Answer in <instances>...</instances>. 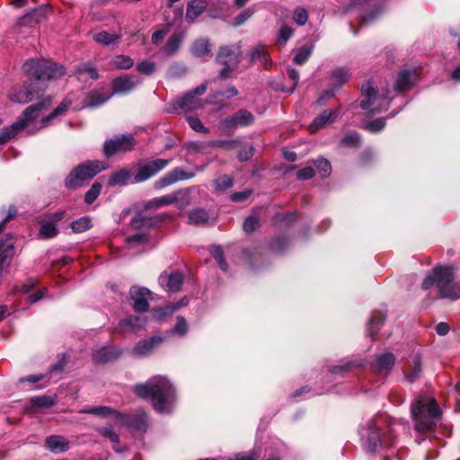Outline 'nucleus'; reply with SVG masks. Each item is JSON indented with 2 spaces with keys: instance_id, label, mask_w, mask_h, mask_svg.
Returning <instances> with one entry per match:
<instances>
[{
  "instance_id": "c9c22d12",
  "label": "nucleus",
  "mask_w": 460,
  "mask_h": 460,
  "mask_svg": "<svg viewBox=\"0 0 460 460\" xmlns=\"http://www.w3.org/2000/svg\"><path fill=\"white\" fill-rule=\"evenodd\" d=\"M81 412L97 415V416H101L102 418H107L109 416H114L116 420H117V413H118L113 408L109 407V406L92 407L89 409L82 410Z\"/></svg>"
},
{
  "instance_id": "a211bd4d",
  "label": "nucleus",
  "mask_w": 460,
  "mask_h": 460,
  "mask_svg": "<svg viewBox=\"0 0 460 460\" xmlns=\"http://www.w3.org/2000/svg\"><path fill=\"white\" fill-rule=\"evenodd\" d=\"M160 285L167 291L177 292L183 283V275L179 271H172L170 274L163 273L159 279Z\"/></svg>"
},
{
  "instance_id": "49530a36",
  "label": "nucleus",
  "mask_w": 460,
  "mask_h": 460,
  "mask_svg": "<svg viewBox=\"0 0 460 460\" xmlns=\"http://www.w3.org/2000/svg\"><path fill=\"white\" fill-rule=\"evenodd\" d=\"M102 188L101 183L94 182L84 195L85 203L92 204L100 195Z\"/></svg>"
},
{
  "instance_id": "393cba45",
  "label": "nucleus",
  "mask_w": 460,
  "mask_h": 460,
  "mask_svg": "<svg viewBox=\"0 0 460 460\" xmlns=\"http://www.w3.org/2000/svg\"><path fill=\"white\" fill-rule=\"evenodd\" d=\"M45 446L50 452L60 454L69 449V441L63 436L52 435L46 438Z\"/></svg>"
},
{
  "instance_id": "ea45409f",
  "label": "nucleus",
  "mask_w": 460,
  "mask_h": 460,
  "mask_svg": "<svg viewBox=\"0 0 460 460\" xmlns=\"http://www.w3.org/2000/svg\"><path fill=\"white\" fill-rule=\"evenodd\" d=\"M171 204H172V196H171V194H169V195H164V196L158 197V198L149 200L145 205V208L146 209H153V208L157 209L161 207L168 206Z\"/></svg>"
},
{
  "instance_id": "aec40b11",
  "label": "nucleus",
  "mask_w": 460,
  "mask_h": 460,
  "mask_svg": "<svg viewBox=\"0 0 460 460\" xmlns=\"http://www.w3.org/2000/svg\"><path fill=\"white\" fill-rule=\"evenodd\" d=\"M208 0H190L187 3L185 20L188 23H193L207 10Z\"/></svg>"
},
{
  "instance_id": "f704fd0d",
  "label": "nucleus",
  "mask_w": 460,
  "mask_h": 460,
  "mask_svg": "<svg viewBox=\"0 0 460 460\" xmlns=\"http://www.w3.org/2000/svg\"><path fill=\"white\" fill-rule=\"evenodd\" d=\"M118 357L119 353H117L116 351L110 349L102 348L93 354V360L96 363L102 364L109 361H112Z\"/></svg>"
},
{
  "instance_id": "f03ea898",
  "label": "nucleus",
  "mask_w": 460,
  "mask_h": 460,
  "mask_svg": "<svg viewBox=\"0 0 460 460\" xmlns=\"http://www.w3.org/2000/svg\"><path fill=\"white\" fill-rule=\"evenodd\" d=\"M133 392L142 399H148L154 410L159 413H169L173 409L175 389L164 376H155L145 383L136 385Z\"/></svg>"
},
{
  "instance_id": "2eb2a0df",
  "label": "nucleus",
  "mask_w": 460,
  "mask_h": 460,
  "mask_svg": "<svg viewBox=\"0 0 460 460\" xmlns=\"http://www.w3.org/2000/svg\"><path fill=\"white\" fill-rule=\"evenodd\" d=\"M117 420L140 432H146L148 428L147 414L143 411H137L135 415L117 413Z\"/></svg>"
},
{
  "instance_id": "7c9ffc66",
  "label": "nucleus",
  "mask_w": 460,
  "mask_h": 460,
  "mask_svg": "<svg viewBox=\"0 0 460 460\" xmlns=\"http://www.w3.org/2000/svg\"><path fill=\"white\" fill-rule=\"evenodd\" d=\"M131 173L127 169H120L110 175L108 184L110 186H124L128 183Z\"/></svg>"
},
{
  "instance_id": "37998d69",
  "label": "nucleus",
  "mask_w": 460,
  "mask_h": 460,
  "mask_svg": "<svg viewBox=\"0 0 460 460\" xmlns=\"http://www.w3.org/2000/svg\"><path fill=\"white\" fill-rule=\"evenodd\" d=\"M411 364H412L411 365V367H412L411 371L410 373L406 374V378L411 383H412L416 379H418L420 377V373H421L420 358L419 356H415L412 358V363Z\"/></svg>"
},
{
  "instance_id": "c85d7f7f",
  "label": "nucleus",
  "mask_w": 460,
  "mask_h": 460,
  "mask_svg": "<svg viewBox=\"0 0 460 460\" xmlns=\"http://www.w3.org/2000/svg\"><path fill=\"white\" fill-rule=\"evenodd\" d=\"M73 101L69 97L65 98L49 116L41 119V128L45 127L47 123L54 118L64 115L68 111Z\"/></svg>"
},
{
  "instance_id": "603ef678",
  "label": "nucleus",
  "mask_w": 460,
  "mask_h": 460,
  "mask_svg": "<svg viewBox=\"0 0 460 460\" xmlns=\"http://www.w3.org/2000/svg\"><path fill=\"white\" fill-rule=\"evenodd\" d=\"M188 122L190 127L197 132H201L204 134H208L209 132L208 128L204 127L200 119L196 116L189 117Z\"/></svg>"
},
{
  "instance_id": "4be33fe9",
  "label": "nucleus",
  "mask_w": 460,
  "mask_h": 460,
  "mask_svg": "<svg viewBox=\"0 0 460 460\" xmlns=\"http://www.w3.org/2000/svg\"><path fill=\"white\" fill-rule=\"evenodd\" d=\"M64 217V213H55L52 214L49 220L47 221H40V234L44 238H51L57 235L58 234V228H57V223Z\"/></svg>"
},
{
  "instance_id": "b1692460",
  "label": "nucleus",
  "mask_w": 460,
  "mask_h": 460,
  "mask_svg": "<svg viewBox=\"0 0 460 460\" xmlns=\"http://www.w3.org/2000/svg\"><path fill=\"white\" fill-rule=\"evenodd\" d=\"M340 115L339 111H323L314 121L309 125L310 133H314L318 129L325 127L327 124L333 122Z\"/></svg>"
},
{
  "instance_id": "864d4df0",
  "label": "nucleus",
  "mask_w": 460,
  "mask_h": 460,
  "mask_svg": "<svg viewBox=\"0 0 460 460\" xmlns=\"http://www.w3.org/2000/svg\"><path fill=\"white\" fill-rule=\"evenodd\" d=\"M98 433L109 438L114 444L119 443L118 434L110 427H102L97 429Z\"/></svg>"
},
{
  "instance_id": "9b49d317",
  "label": "nucleus",
  "mask_w": 460,
  "mask_h": 460,
  "mask_svg": "<svg viewBox=\"0 0 460 460\" xmlns=\"http://www.w3.org/2000/svg\"><path fill=\"white\" fill-rule=\"evenodd\" d=\"M207 90V84H202L194 90L190 91L174 103L176 111H192L202 106V102L199 96L202 95Z\"/></svg>"
},
{
  "instance_id": "7ed1b4c3",
  "label": "nucleus",
  "mask_w": 460,
  "mask_h": 460,
  "mask_svg": "<svg viewBox=\"0 0 460 460\" xmlns=\"http://www.w3.org/2000/svg\"><path fill=\"white\" fill-rule=\"evenodd\" d=\"M360 436L364 447L370 452H376L382 447H392L394 438L390 420L385 415H376L369 420Z\"/></svg>"
},
{
  "instance_id": "13d9d810",
  "label": "nucleus",
  "mask_w": 460,
  "mask_h": 460,
  "mask_svg": "<svg viewBox=\"0 0 460 460\" xmlns=\"http://www.w3.org/2000/svg\"><path fill=\"white\" fill-rule=\"evenodd\" d=\"M385 126V119L383 118H379L376 119H374L367 124L366 128L369 130L370 132H378L382 130Z\"/></svg>"
},
{
  "instance_id": "cd10ccee",
  "label": "nucleus",
  "mask_w": 460,
  "mask_h": 460,
  "mask_svg": "<svg viewBox=\"0 0 460 460\" xmlns=\"http://www.w3.org/2000/svg\"><path fill=\"white\" fill-rule=\"evenodd\" d=\"M145 326V320L139 316H128L119 322L118 329L122 332H137Z\"/></svg>"
},
{
  "instance_id": "e2e57ef3",
  "label": "nucleus",
  "mask_w": 460,
  "mask_h": 460,
  "mask_svg": "<svg viewBox=\"0 0 460 460\" xmlns=\"http://www.w3.org/2000/svg\"><path fill=\"white\" fill-rule=\"evenodd\" d=\"M259 455L254 452H242L235 454L233 457L229 458V460H257Z\"/></svg>"
},
{
  "instance_id": "a19ab883",
  "label": "nucleus",
  "mask_w": 460,
  "mask_h": 460,
  "mask_svg": "<svg viewBox=\"0 0 460 460\" xmlns=\"http://www.w3.org/2000/svg\"><path fill=\"white\" fill-rule=\"evenodd\" d=\"M385 320V316L382 313H374L368 323L369 335L373 336L376 332L377 329L383 324Z\"/></svg>"
},
{
  "instance_id": "e433bc0d",
  "label": "nucleus",
  "mask_w": 460,
  "mask_h": 460,
  "mask_svg": "<svg viewBox=\"0 0 460 460\" xmlns=\"http://www.w3.org/2000/svg\"><path fill=\"white\" fill-rule=\"evenodd\" d=\"M111 65L117 69H129L134 65V61L128 56L117 55L111 59Z\"/></svg>"
},
{
  "instance_id": "58836bf2",
  "label": "nucleus",
  "mask_w": 460,
  "mask_h": 460,
  "mask_svg": "<svg viewBox=\"0 0 460 460\" xmlns=\"http://www.w3.org/2000/svg\"><path fill=\"white\" fill-rule=\"evenodd\" d=\"M314 45L312 44H305L302 46L296 55L295 56L293 61L296 64L302 65L304 64L311 56L313 52Z\"/></svg>"
},
{
  "instance_id": "6ab92c4d",
  "label": "nucleus",
  "mask_w": 460,
  "mask_h": 460,
  "mask_svg": "<svg viewBox=\"0 0 460 460\" xmlns=\"http://www.w3.org/2000/svg\"><path fill=\"white\" fill-rule=\"evenodd\" d=\"M248 58L251 63L259 62L260 65L265 69L270 68L272 65V60L267 47L262 44H259L252 48L248 52Z\"/></svg>"
},
{
  "instance_id": "c756f323",
  "label": "nucleus",
  "mask_w": 460,
  "mask_h": 460,
  "mask_svg": "<svg viewBox=\"0 0 460 460\" xmlns=\"http://www.w3.org/2000/svg\"><path fill=\"white\" fill-rule=\"evenodd\" d=\"M184 39V33L183 32H175L173 33L169 40H167L165 46H164V52L168 56H172L174 53H176Z\"/></svg>"
},
{
  "instance_id": "c03bdc74",
  "label": "nucleus",
  "mask_w": 460,
  "mask_h": 460,
  "mask_svg": "<svg viewBox=\"0 0 460 460\" xmlns=\"http://www.w3.org/2000/svg\"><path fill=\"white\" fill-rule=\"evenodd\" d=\"M91 219L84 217L77 220H75L71 224V228L75 233H82L91 228Z\"/></svg>"
},
{
  "instance_id": "a878e982",
  "label": "nucleus",
  "mask_w": 460,
  "mask_h": 460,
  "mask_svg": "<svg viewBox=\"0 0 460 460\" xmlns=\"http://www.w3.org/2000/svg\"><path fill=\"white\" fill-rule=\"evenodd\" d=\"M416 74L409 70H402L398 73L394 84V90L396 92H403L410 89L415 83Z\"/></svg>"
},
{
  "instance_id": "69168bd1",
  "label": "nucleus",
  "mask_w": 460,
  "mask_h": 460,
  "mask_svg": "<svg viewBox=\"0 0 460 460\" xmlns=\"http://www.w3.org/2000/svg\"><path fill=\"white\" fill-rule=\"evenodd\" d=\"M288 75L289 79L292 81V85L290 89L288 91V93H292L296 87L299 81V72L295 68L288 69Z\"/></svg>"
},
{
  "instance_id": "423d86ee",
  "label": "nucleus",
  "mask_w": 460,
  "mask_h": 460,
  "mask_svg": "<svg viewBox=\"0 0 460 460\" xmlns=\"http://www.w3.org/2000/svg\"><path fill=\"white\" fill-rule=\"evenodd\" d=\"M453 271L449 267H436L432 273L426 276L422 288L429 289L434 284L439 289L441 296L451 299L460 297V287L454 283Z\"/></svg>"
},
{
  "instance_id": "de8ad7c7",
  "label": "nucleus",
  "mask_w": 460,
  "mask_h": 460,
  "mask_svg": "<svg viewBox=\"0 0 460 460\" xmlns=\"http://www.w3.org/2000/svg\"><path fill=\"white\" fill-rule=\"evenodd\" d=\"M211 254L215 258L218 266L223 270H226L228 269V265L226 261L224 258V252L220 246H213L211 248Z\"/></svg>"
},
{
  "instance_id": "774afa93",
  "label": "nucleus",
  "mask_w": 460,
  "mask_h": 460,
  "mask_svg": "<svg viewBox=\"0 0 460 460\" xmlns=\"http://www.w3.org/2000/svg\"><path fill=\"white\" fill-rule=\"evenodd\" d=\"M253 148L251 146H243L238 154V159L240 161H247L252 156Z\"/></svg>"
},
{
  "instance_id": "1a4fd4ad",
  "label": "nucleus",
  "mask_w": 460,
  "mask_h": 460,
  "mask_svg": "<svg viewBox=\"0 0 460 460\" xmlns=\"http://www.w3.org/2000/svg\"><path fill=\"white\" fill-rule=\"evenodd\" d=\"M137 145L136 138L131 134H119L104 141L102 154L110 158L120 153L131 152Z\"/></svg>"
},
{
  "instance_id": "9d476101",
  "label": "nucleus",
  "mask_w": 460,
  "mask_h": 460,
  "mask_svg": "<svg viewBox=\"0 0 460 460\" xmlns=\"http://www.w3.org/2000/svg\"><path fill=\"white\" fill-rule=\"evenodd\" d=\"M362 96L364 100L360 102V107L369 111L371 113H378L388 107L386 96L381 97L374 89L371 82H367L361 86Z\"/></svg>"
},
{
  "instance_id": "6e6552de",
  "label": "nucleus",
  "mask_w": 460,
  "mask_h": 460,
  "mask_svg": "<svg viewBox=\"0 0 460 460\" xmlns=\"http://www.w3.org/2000/svg\"><path fill=\"white\" fill-rule=\"evenodd\" d=\"M107 169V164L99 160H88L75 167L65 181L66 187L75 189L84 181L93 179Z\"/></svg>"
},
{
  "instance_id": "ddd939ff",
  "label": "nucleus",
  "mask_w": 460,
  "mask_h": 460,
  "mask_svg": "<svg viewBox=\"0 0 460 460\" xmlns=\"http://www.w3.org/2000/svg\"><path fill=\"white\" fill-rule=\"evenodd\" d=\"M254 122V116L247 110L241 109L232 116L220 121V128L225 132H232L238 127H247Z\"/></svg>"
},
{
  "instance_id": "dca6fc26",
  "label": "nucleus",
  "mask_w": 460,
  "mask_h": 460,
  "mask_svg": "<svg viewBox=\"0 0 460 460\" xmlns=\"http://www.w3.org/2000/svg\"><path fill=\"white\" fill-rule=\"evenodd\" d=\"M195 176L194 172H187L180 167H176L172 171L168 172L165 175L160 178L155 182V188L156 190L164 189L170 186L179 181L191 179Z\"/></svg>"
},
{
  "instance_id": "2f4dec72",
  "label": "nucleus",
  "mask_w": 460,
  "mask_h": 460,
  "mask_svg": "<svg viewBox=\"0 0 460 460\" xmlns=\"http://www.w3.org/2000/svg\"><path fill=\"white\" fill-rule=\"evenodd\" d=\"M211 45L208 40L199 39L197 40L191 46V52L197 58H205L209 55L211 51Z\"/></svg>"
},
{
  "instance_id": "0e129e2a",
  "label": "nucleus",
  "mask_w": 460,
  "mask_h": 460,
  "mask_svg": "<svg viewBox=\"0 0 460 460\" xmlns=\"http://www.w3.org/2000/svg\"><path fill=\"white\" fill-rule=\"evenodd\" d=\"M315 175L314 169L311 166L299 170L296 173L297 179L305 181L310 180Z\"/></svg>"
},
{
  "instance_id": "3c124183",
  "label": "nucleus",
  "mask_w": 460,
  "mask_h": 460,
  "mask_svg": "<svg viewBox=\"0 0 460 460\" xmlns=\"http://www.w3.org/2000/svg\"><path fill=\"white\" fill-rule=\"evenodd\" d=\"M155 63L152 61L143 60L137 65L139 73L150 75L155 71Z\"/></svg>"
},
{
  "instance_id": "4468645a",
  "label": "nucleus",
  "mask_w": 460,
  "mask_h": 460,
  "mask_svg": "<svg viewBox=\"0 0 460 460\" xmlns=\"http://www.w3.org/2000/svg\"><path fill=\"white\" fill-rule=\"evenodd\" d=\"M129 294L133 301V308L136 312L145 313L148 311V301L152 299V293L149 289L140 287H132Z\"/></svg>"
},
{
  "instance_id": "0eeeda50",
  "label": "nucleus",
  "mask_w": 460,
  "mask_h": 460,
  "mask_svg": "<svg viewBox=\"0 0 460 460\" xmlns=\"http://www.w3.org/2000/svg\"><path fill=\"white\" fill-rule=\"evenodd\" d=\"M242 55L243 51L240 42L219 47L216 60L219 65L223 66L219 72L220 79L226 80L232 77L233 73L239 66Z\"/></svg>"
},
{
  "instance_id": "f257e3e1",
  "label": "nucleus",
  "mask_w": 460,
  "mask_h": 460,
  "mask_svg": "<svg viewBox=\"0 0 460 460\" xmlns=\"http://www.w3.org/2000/svg\"><path fill=\"white\" fill-rule=\"evenodd\" d=\"M23 69L31 82L10 92L9 98L13 102L27 103L40 99L46 89L44 82L57 80L66 74L63 66L46 59H30Z\"/></svg>"
},
{
  "instance_id": "09e8293b",
  "label": "nucleus",
  "mask_w": 460,
  "mask_h": 460,
  "mask_svg": "<svg viewBox=\"0 0 460 460\" xmlns=\"http://www.w3.org/2000/svg\"><path fill=\"white\" fill-rule=\"evenodd\" d=\"M76 72L78 75L87 74L89 77L93 80H96L99 78V74L95 67H93L91 64H83L76 67Z\"/></svg>"
},
{
  "instance_id": "412c9836",
  "label": "nucleus",
  "mask_w": 460,
  "mask_h": 460,
  "mask_svg": "<svg viewBox=\"0 0 460 460\" xmlns=\"http://www.w3.org/2000/svg\"><path fill=\"white\" fill-rule=\"evenodd\" d=\"M394 356L392 353H385L376 358L371 364V369L379 376H386L394 365Z\"/></svg>"
},
{
  "instance_id": "72a5a7b5",
  "label": "nucleus",
  "mask_w": 460,
  "mask_h": 460,
  "mask_svg": "<svg viewBox=\"0 0 460 460\" xmlns=\"http://www.w3.org/2000/svg\"><path fill=\"white\" fill-rule=\"evenodd\" d=\"M172 204H176L180 209L185 208L190 204V197L189 190H179L171 194Z\"/></svg>"
},
{
  "instance_id": "473e14b6",
  "label": "nucleus",
  "mask_w": 460,
  "mask_h": 460,
  "mask_svg": "<svg viewBox=\"0 0 460 460\" xmlns=\"http://www.w3.org/2000/svg\"><path fill=\"white\" fill-rule=\"evenodd\" d=\"M189 223L192 225H205L208 222V212L200 208L191 209L188 214Z\"/></svg>"
},
{
  "instance_id": "338daca9",
  "label": "nucleus",
  "mask_w": 460,
  "mask_h": 460,
  "mask_svg": "<svg viewBox=\"0 0 460 460\" xmlns=\"http://www.w3.org/2000/svg\"><path fill=\"white\" fill-rule=\"evenodd\" d=\"M37 279H29L19 288V291L22 294H28L37 286Z\"/></svg>"
},
{
  "instance_id": "4d7b16f0",
  "label": "nucleus",
  "mask_w": 460,
  "mask_h": 460,
  "mask_svg": "<svg viewBox=\"0 0 460 460\" xmlns=\"http://www.w3.org/2000/svg\"><path fill=\"white\" fill-rule=\"evenodd\" d=\"M308 19L307 11L303 7L296 8L294 12V20L298 25H304Z\"/></svg>"
},
{
  "instance_id": "052dcab7",
  "label": "nucleus",
  "mask_w": 460,
  "mask_h": 460,
  "mask_svg": "<svg viewBox=\"0 0 460 460\" xmlns=\"http://www.w3.org/2000/svg\"><path fill=\"white\" fill-rule=\"evenodd\" d=\"M259 225V219L255 217H248L243 222V230L246 233H252Z\"/></svg>"
},
{
  "instance_id": "bb28decb",
  "label": "nucleus",
  "mask_w": 460,
  "mask_h": 460,
  "mask_svg": "<svg viewBox=\"0 0 460 460\" xmlns=\"http://www.w3.org/2000/svg\"><path fill=\"white\" fill-rule=\"evenodd\" d=\"M164 339L159 336H155L147 340L140 341L136 344L133 351L136 355L145 356L149 354L155 348L163 342Z\"/></svg>"
},
{
  "instance_id": "680f3d73",
  "label": "nucleus",
  "mask_w": 460,
  "mask_h": 460,
  "mask_svg": "<svg viewBox=\"0 0 460 460\" xmlns=\"http://www.w3.org/2000/svg\"><path fill=\"white\" fill-rule=\"evenodd\" d=\"M167 33H168L167 26L163 29L154 31V33L152 34V38H151L152 43L155 45H159L164 40V39Z\"/></svg>"
},
{
  "instance_id": "f8f14e48",
  "label": "nucleus",
  "mask_w": 460,
  "mask_h": 460,
  "mask_svg": "<svg viewBox=\"0 0 460 460\" xmlns=\"http://www.w3.org/2000/svg\"><path fill=\"white\" fill-rule=\"evenodd\" d=\"M169 164V160L154 159L138 164L137 173L134 176L135 182H143L155 176Z\"/></svg>"
},
{
  "instance_id": "4c0bfd02",
  "label": "nucleus",
  "mask_w": 460,
  "mask_h": 460,
  "mask_svg": "<svg viewBox=\"0 0 460 460\" xmlns=\"http://www.w3.org/2000/svg\"><path fill=\"white\" fill-rule=\"evenodd\" d=\"M213 185L217 191H225L234 185V179L226 174L219 175L214 180Z\"/></svg>"
},
{
  "instance_id": "f3484780",
  "label": "nucleus",
  "mask_w": 460,
  "mask_h": 460,
  "mask_svg": "<svg viewBox=\"0 0 460 460\" xmlns=\"http://www.w3.org/2000/svg\"><path fill=\"white\" fill-rule=\"evenodd\" d=\"M140 83V80L137 75H123L115 78L112 83V94L113 93H119L124 94L131 90H133L138 84Z\"/></svg>"
},
{
  "instance_id": "79ce46f5",
  "label": "nucleus",
  "mask_w": 460,
  "mask_h": 460,
  "mask_svg": "<svg viewBox=\"0 0 460 460\" xmlns=\"http://www.w3.org/2000/svg\"><path fill=\"white\" fill-rule=\"evenodd\" d=\"M119 39V35L115 33H109L107 31H101L93 36V40L102 45H110Z\"/></svg>"
},
{
  "instance_id": "5fc2aeb1",
  "label": "nucleus",
  "mask_w": 460,
  "mask_h": 460,
  "mask_svg": "<svg viewBox=\"0 0 460 460\" xmlns=\"http://www.w3.org/2000/svg\"><path fill=\"white\" fill-rule=\"evenodd\" d=\"M314 164L323 177H326L331 173L332 167L328 160L320 158L314 162Z\"/></svg>"
},
{
  "instance_id": "5701e85b",
  "label": "nucleus",
  "mask_w": 460,
  "mask_h": 460,
  "mask_svg": "<svg viewBox=\"0 0 460 460\" xmlns=\"http://www.w3.org/2000/svg\"><path fill=\"white\" fill-rule=\"evenodd\" d=\"M111 95L112 93L105 88L91 91L84 99V105L89 108L100 106L107 102Z\"/></svg>"
},
{
  "instance_id": "6e6d98bb",
  "label": "nucleus",
  "mask_w": 460,
  "mask_h": 460,
  "mask_svg": "<svg viewBox=\"0 0 460 460\" xmlns=\"http://www.w3.org/2000/svg\"><path fill=\"white\" fill-rule=\"evenodd\" d=\"M349 76L345 68H337L332 72V79L339 84H344Z\"/></svg>"
},
{
  "instance_id": "bf43d9fd",
  "label": "nucleus",
  "mask_w": 460,
  "mask_h": 460,
  "mask_svg": "<svg viewBox=\"0 0 460 460\" xmlns=\"http://www.w3.org/2000/svg\"><path fill=\"white\" fill-rule=\"evenodd\" d=\"M188 324L183 316H178L176 319V324L174 326V332L180 335H185L188 332Z\"/></svg>"
},
{
  "instance_id": "20e7f679",
  "label": "nucleus",
  "mask_w": 460,
  "mask_h": 460,
  "mask_svg": "<svg viewBox=\"0 0 460 460\" xmlns=\"http://www.w3.org/2000/svg\"><path fill=\"white\" fill-rule=\"evenodd\" d=\"M411 415L416 430L424 433L433 429L440 411L434 399L420 397L411 404Z\"/></svg>"
},
{
  "instance_id": "39448f33",
  "label": "nucleus",
  "mask_w": 460,
  "mask_h": 460,
  "mask_svg": "<svg viewBox=\"0 0 460 460\" xmlns=\"http://www.w3.org/2000/svg\"><path fill=\"white\" fill-rule=\"evenodd\" d=\"M50 97H44L35 104H32L25 109L22 113V118L13 123L9 127L3 128L0 134V146L4 145L13 139L19 132L22 131L30 126L40 116V112L48 109L51 104Z\"/></svg>"
},
{
  "instance_id": "8fccbe9b",
  "label": "nucleus",
  "mask_w": 460,
  "mask_h": 460,
  "mask_svg": "<svg viewBox=\"0 0 460 460\" xmlns=\"http://www.w3.org/2000/svg\"><path fill=\"white\" fill-rule=\"evenodd\" d=\"M360 142V136L357 132H349L341 138V143L344 146L353 147L357 146Z\"/></svg>"
},
{
  "instance_id": "a18cd8bd",
  "label": "nucleus",
  "mask_w": 460,
  "mask_h": 460,
  "mask_svg": "<svg viewBox=\"0 0 460 460\" xmlns=\"http://www.w3.org/2000/svg\"><path fill=\"white\" fill-rule=\"evenodd\" d=\"M31 402L34 406L40 408H50L56 403L53 397L47 395L33 397L31 399Z\"/></svg>"
}]
</instances>
